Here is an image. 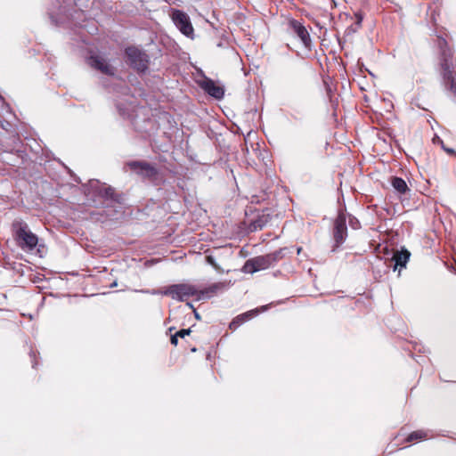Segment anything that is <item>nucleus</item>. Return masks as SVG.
I'll return each instance as SVG.
<instances>
[{
	"mask_svg": "<svg viewBox=\"0 0 456 456\" xmlns=\"http://www.w3.org/2000/svg\"><path fill=\"white\" fill-rule=\"evenodd\" d=\"M87 63L90 67L109 76L114 75V68L109 64L106 59L98 54H91L87 58Z\"/></svg>",
	"mask_w": 456,
	"mask_h": 456,
	"instance_id": "obj_9",
	"label": "nucleus"
},
{
	"mask_svg": "<svg viewBox=\"0 0 456 456\" xmlns=\"http://www.w3.org/2000/svg\"><path fill=\"white\" fill-rule=\"evenodd\" d=\"M243 322V319L241 317V315H238L235 319L232 320V322L230 323V328L231 329H237L238 327H240Z\"/></svg>",
	"mask_w": 456,
	"mask_h": 456,
	"instance_id": "obj_22",
	"label": "nucleus"
},
{
	"mask_svg": "<svg viewBox=\"0 0 456 456\" xmlns=\"http://www.w3.org/2000/svg\"><path fill=\"white\" fill-rule=\"evenodd\" d=\"M289 26L292 28L293 32L298 37L303 45L305 47H309L311 45V37L310 35L305 28L299 21L296 20H292L289 22Z\"/></svg>",
	"mask_w": 456,
	"mask_h": 456,
	"instance_id": "obj_12",
	"label": "nucleus"
},
{
	"mask_svg": "<svg viewBox=\"0 0 456 456\" xmlns=\"http://www.w3.org/2000/svg\"><path fill=\"white\" fill-rule=\"evenodd\" d=\"M428 437V432L424 430H417L411 433L407 438V442H412L415 440H422Z\"/></svg>",
	"mask_w": 456,
	"mask_h": 456,
	"instance_id": "obj_17",
	"label": "nucleus"
},
{
	"mask_svg": "<svg viewBox=\"0 0 456 456\" xmlns=\"http://www.w3.org/2000/svg\"><path fill=\"white\" fill-rule=\"evenodd\" d=\"M410 256L411 253L405 248H403L400 251H396L392 257V260L395 262L393 268L394 271H395L398 266L401 268L405 267L410 259Z\"/></svg>",
	"mask_w": 456,
	"mask_h": 456,
	"instance_id": "obj_14",
	"label": "nucleus"
},
{
	"mask_svg": "<svg viewBox=\"0 0 456 456\" xmlns=\"http://www.w3.org/2000/svg\"><path fill=\"white\" fill-rule=\"evenodd\" d=\"M284 248H281L279 250H275L272 253L266 254L273 265L284 256Z\"/></svg>",
	"mask_w": 456,
	"mask_h": 456,
	"instance_id": "obj_18",
	"label": "nucleus"
},
{
	"mask_svg": "<svg viewBox=\"0 0 456 456\" xmlns=\"http://www.w3.org/2000/svg\"><path fill=\"white\" fill-rule=\"evenodd\" d=\"M207 263L211 265L215 269H219V265L216 264L215 258L212 256H207Z\"/></svg>",
	"mask_w": 456,
	"mask_h": 456,
	"instance_id": "obj_26",
	"label": "nucleus"
},
{
	"mask_svg": "<svg viewBox=\"0 0 456 456\" xmlns=\"http://www.w3.org/2000/svg\"><path fill=\"white\" fill-rule=\"evenodd\" d=\"M354 15H355V22H354V24H352L346 28V29L345 30V37H351L352 35L356 33L362 26V22L363 20L362 13L356 12Z\"/></svg>",
	"mask_w": 456,
	"mask_h": 456,
	"instance_id": "obj_15",
	"label": "nucleus"
},
{
	"mask_svg": "<svg viewBox=\"0 0 456 456\" xmlns=\"http://www.w3.org/2000/svg\"><path fill=\"white\" fill-rule=\"evenodd\" d=\"M201 87L207 92L209 95L216 99H222L224 95V90L222 86H217L212 79L206 78L202 84Z\"/></svg>",
	"mask_w": 456,
	"mask_h": 456,
	"instance_id": "obj_13",
	"label": "nucleus"
},
{
	"mask_svg": "<svg viewBox=\"0 0 456 456\" xmlns=\"http://www.w3.org/2000/svg\"><path fill=\"white\" fill-rule=\"evenodd\" d=\"M438 45L441 49V77L442 82L446 90L456 95V61L452 51L447 48V42L444 38H438Z\"/></svg>",
	"mask_w": 456,
	"mask_h": 456,
	"instance_id": "obj_2",
	"label": "nucleus"
},
{
	"mask_svg": "<svg viewBox=\"0 0 456 456\" xmlns=\"http://www.w3.org/2000/svg\"><path fill=\"white\" fill-rule=\"evenodd\" d=\"M271 266H273V265L267 255L258 256L248 259L242 267V272L245 273H254L265 270Z\"/></svg>",
	"mask_w": 456,
	"mask_h": 456,
	"instance_id": "obj_8",
	"label": "nucleus"
},
{
	"mask_svg": "<svg viewBox=\"0 0 456 456\" xmlns=\"http://www.w3.org/2000/svg\"><path fill=\"white\" fill-rule=\"evenodd\" d=\"M332 237L334 240L332 251L335 252L347 238L346 216L342 211L338 214L334 220Z\"/></svg>",
	"mask_w": 456,
	"mask_h": 456,
	"instance_id": "obj_5",
	"label": "nucleus"
},
{
	"mask_svg": "<svg viewBox=\"0 0 456 456\" xmlns=\"http://www.w3.org/2000/svg\"><path fill=\"white\" fill-rule=\"evenodd\" d=\"M113 195H114L113 188H111L110 186L104 188V192H103L104 197L111 199L113 197Z\"/></svg>",
	"mask_w": 456,
	"mask_h": 456,
	"instance_id": "obj_23",
	"label": "nucleus"
},
{
	"mask_svg": "<svg viewBox=\"0 0 456 456\" xmlns=\"http://www.w3.org/2000/svg\"><path fill=\"white\" fill-rule=\"evenodd\" d=\"M257 313H258V310L256 309V310H251V311H248V312H246V313L240 314L243 319V322H245L250 320L252 317L256 316L257 314Z\"/></svg>",
	"mask_w": 456,
	"mask_h": 456,
	"instance_id": "obj_20",
	"label": "nucleus"
},
{
	"mask_svg": "<svg viewBox=\"0 0 456 456\" xmlns=\"http://www.w3.org/2000/svg\"><path fill=\"white\" fill-rule=\"evenodd\" d=\"M391 184H392L393 188L397 192H399L401 194H403L407 191H409L406 182L401 177H397V176L393 177L392 181H391Z\"/></svg>",
	"mask_w": 456,
	"mask_h": 456,
	"instance_id": "obj_16",
	"label": "nucleus"
},
{
	"mask_svg": "<svg viewBox=\"0 0 456 456\" xmlns=\"http://www.w3.org/2000/svg\"><path fill=\"white\" fill-rule=\"evenodd\" d=\"M227 288L228 283L226 282L213 283L204 289L198 290V300L210 298L217 293L224 291Z\"/></svg>",
	"mask_w": 456,
	"mask_h": 456,
	"instance_id": "obj_11",
	"label": "nucleus"
},
{
	"mask_svg": "<svg viewBox=\"0 0 456 456\" xmlns=\"http://www.w3.org/2000/svg\"><path fill=\"white\" fill-rule=\"evenodd\" d=\"M10 126L11 125L8 122H6L5 124H4V123L1 124L2 128H4V130H8V126Z\"/></svg>",
	"mask_w": 456,
	"mask_h": 456,
	"instance_id": "obj_30",
	"label": "nucleus"
},
{
	"mask_svg": "<svg viewBox=\"0 0 456 456\" xmlns=\"http://www.w3.org/2000/svg\"><path fill=\"white\" fill-rule=\"evenodd\" d=\"M118 108L119 112L121 113V115H123V116H124V115H125V113L122 111V109H120V107H119L118 105Z\"/></svg>",
	"mask_w": 456,
	"mask_h": 456,
	"instance_id": "obj_32",
	"label": "nucleus"
},
{
	"mask_svg": "<svg viewBox=\"0 0 456 456\" xmlns=\"http://www.w3.org/2000/svg\"><path fill=\"white\" fill-rule=\"evenodd\" d=\"M88 0H53L48 8V15L55 25L73 24L83 27L90 16L86 12Z\"/></svg>",
	"mask_w": 456,
	"mask_h": 456,
	"instance_id": "obj_1",
	"label": "nucleus"
},
{
	"mask_svg": "<svg viewBox=\"0 0 456 456\" xmlns=\"http://www.w3.org/2000/svg\"><path fill=\"white\" fill-rule=\"evenodd\" d=\"M98 183H99L98 181H92V182H91V185H92V186H94V183H96V184H97Z\"/></svg>",
	"mask_w": 456,
	"mask_h": 456,
	"instance_id": "obj_33",
	"label": "nucleus"
},
{
	"mask_svg": "<svg viewBox=\"0 0 456 456\" xmlns=\"http://www.w3.org/2000/svg\"><path fill=\"white\" fill-rule=\"evenodd\" d=\"M265 225V221L264 220V216L260 217L255 221H253L250 224L251 231L261 230Z\"/></svg>",
	"mask_w": 456,
	"mask_h": 456,
	"instance_id": "obj_19",
	"label": "nucleus"
},
{
	"mask_svg": "<svg viewBox=\"0 0 456 456\" xmlns=\"http://www.w3.org/2000/svg\"><path fill=\"white\" fill-rule=\"evenodd\" d=\"M126 55L127 63L138 72H145L148 69L150 59L148 54L135 46L126 48Z\"/></svg>",
	"mask_w": 456,
	"mask_h": 456,
	"instance_id": "obj_4",
	"label": "nucleus"
},
{
	"mask_svg": "<svg viewBox=\"0 0 456 456\" xmlns=\"http://www.w3.org/2000/svg\"><path fill=\"white\" fill-rule=\"evenodd\" d=\"M191 329H183L175 332V334L178 336V338H183L185 336H188L191 333Z\"/></svg>",
	"mask_w": 456,
	"mask_h": 456,
	"instance_id": "obj_24",
	"label": "nucleus"
},
{
	"mask_svg": "<svg viewBox=\"0 0 456 456\" xmlns=\"http://www.w3.org/2000/svg\"><path fill=\"white\" fill-rule=\"evenodd\" d=\"M266 309V306L262 307V311H265Z\"/></svg>",
	"mask_w": 456,
	"mask_h": 456,
	"instance_id": "obj_36",
	"label": "nucleus"
},
{
	"mask_svg": "<svg viewBox=\"0 0 456 456\" xmlns=\"http://www.w3.org/2000/svg\"><path fill=\"white\" fill-rule=\"evenodd\" d=\"M128 165L132 170L142 177L152 179L155 178L158 175L157 168L148 162L132 161Z\"/></svg>",
	"mask_w": 456,
	"mask_h": 456,
	"instance_id": "obj_10",
	"label": "nucleus"
},
{
	"mask_svg": "<svg viewBox=\"0 0 456 456\" xmlns=\"http://www.w3.org/2000/svg\"><path fill=\"white\" fill-rule=\"evenodd\" d=\"M349 224L354 229H357L359 227V221L354 217L350 218Z\"/></svg>",
	"mask_w": 456,
	"mask_h": 456,
	"instance_id": "obj_27",
	"label": "nucleus"
},
{
	"mask_svg": "<svg viewBox=\"0 0 456 456\" xmlns=\"http://www.w3.org/2000/svg\"><path fill=\"white\" fill-rule=\"evenodd\" d=\"M195 317H196L197 319H200V315H199V314H198V313H196V312H195Z\"/></svg>",
	"mask_w": 456,
	"mask_h": 456,
	"instance_id": "obj_34",
	"label": "nucleus"
},
{
	"mask_svg": "<svg viewBox=\"0 0 456 456\" xmlns=\"http://www.w3.org/2000/svg\"><path fill=\"white\" fill-rule=\"evenodd\" d=\"M138 291L151 295L161 294L164 296L171 297L173 299L181 302L185 301L190 297L196 296L198 297V289L195 288V286L188 283L173 284L167 287L164 290L141 289Z\"/></svg>",
	"mask_w": 456,
	"mask_h": 456,
	"instance_id": "obj_3",
	"label": "nucleus"
},
{
	"mask_svg": "<svg viewBox=\"0 0 456 456\" xmlns=\"http://www.w3.org/2000/svg\"><path fill=\"white\" fill-rule=\"evenodd\" d=\"M29 355H30V358L32 359V366H33V368H36L37 363L35 361V357H36L35 353L33 351H30Z\"/></svg>",
	"mask_w": 456,
	"mask_h": 456,
	"instance_id": "obj_29",
	"label": "nucleus"
},
{
	"mask_svg": "<svg viewBox=\"0 0 456 456\" xmlns=\"http://www.w3.org/2000/svg\"><path fill=\"white\" fill-rule=\"evenodd\" d=\"M257 313H258V310L256 309V310H251V311H248V312H246V313L240 314L243 319V322H245L250 320L252 317L256 316L257 314Z\"/></svg>",
	"mask_w": 456,
	"mask_h": 456,
	"instance_id": "obj_21",
	"label": "nucleus"
},
{
	"mask_svg": "<svg viewBox=\"0 0 456 456\" xmlns=\"http://www.w3.org/2000/svg\"><path fill=\"white\" fill-rule=\"evenodd\" d=\"M0 100H1V101H4V99H3V97H2L1 95H0Z\"/></svg>",
	"mask_w": 456,
	"mask_h": 456,
	"instance_id": "obj_37",
	"label": "nucleus"
},
{
	"mask_svg": "<svg viewBox=\"0 0 456 456\" xmlns=\"http://www.w3.org/2000/svg\"><path fill=\"white\" fill-rule=\"evenodd\" d=\"M170 342L174 346H177L178 344V336L175 333L171 336Z\"/></svg>",
	"mask_w": 456,
	"mask_h": 456,
	"instance_id": "obj_28",
	"label": "nucleus"
},
{
	"mask_svg": "<svg viewBox=\"0 0 456 456\" xmlns=\"http://www.w3.org/2000/svg\"><path fill=\"white\" fill-rule=\"evenodd\" d=\"M172 20L175 27L186 37H193V27L190 17L183 11L175 10L172 12Z\"/></svg>",
	"mask_w": 456,
	"mask_h": 456,
	"instance_id": "obj_7",
	"label": "nucleus"
},
{
	"mask_svg": "<svg viewBox=\"0 0 456 456\" xmlns=\"http://www.w3.org/2000/svg\"><path fill=\"white\" fill-rule=\"evenodd\" d=\"M188 306L193 308V305L191 303H187Z\"/></svg>",
	"mask_w": 456,
	"mask_h": 456,
	"instance_id": "obj_35",
	"label": "nucleus"
},
{
	"mask_svg": "<svg viewBox=\"0 0 456 456\" xmlns=\"http://www.w3.org/2000/svg\"><path fill=\"white\" fill-rule=\"evenodd\" d=\"M437 140L440 142L441 143V146L442 148L444 149V151H446L447 153L451 154V155H456V151L452 149V148H446L444 145V142L443 141L440 139V138H437Z\"/></svg>",
	"mask_w": 456,
	"mask_h": 456,
	"instance_id": "obj_25",
	"label": "nucleus"
},
{
	"mask_svg": "<svg viewBox=\"0 0 456 456\" xmlns=\"http://www.w3.org/2000/svg\"><path fill=\"white\" fill-rule=\"evenodd\" d=\"M14 226L16 227L17 240L22 248H28V249H33L37 247L38 242L37 236L28 229L26 224L17 223L14 224Z\"/></svg>",
	"mask_w": 456,
	"mask_h": 456,
	"instance_id": "obj_6",
	"label": "nucleus"
},
{
	"mask_svg": "<svg viewBox=\"0 0 456 456\" xmlns=\"http://www.w3.org/2000/svg\"><path fill=\"white\" fill-rule=\"evenodd\" d=\"M117 286H118L117 281H114V282H112V283L110 285V288H115V287H117Z\"/></svg>",
	"mask_w": 456,
	"mask_h": 456,
	"instance_id": "obj_31",
	"label": "nucleus"
}]
</instances>
